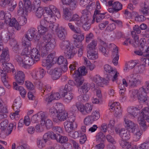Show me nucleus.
Here are the masks:
<instances>
[{
    "label": "nucleus",
    "mask_w": 149,
    "mask_h": 149,
    "mask_svg": "<svg viewBox=\"0 0 149 149\" xmlns=\"http://www.w3.org/2000/svg\"><path fill=\"white\" fill-rule=\"evenodd\" d=\"M45 36V38L47 39V42H38L37 48L41 52V56L42 57L45 56L49 53L51 52L56 45V42L54 39L52 38L51 34Z\"/></svg>",
    "instance_id": "1"
},
{
    "label": "nucleus",
    "mask_w": 149,
    "mask_h": 149,
    "mask_svg": "<svg viewBox=\"0 0 149 149\" xmlns=\"http://www.w3.org/2000/svg\"><path fill=\"white\" fill-rule=\"evenodd\" d=\"M33 10L35 12L36 17L38 18H41L42 16L44 13V10L50 18L54 17V15L57 17L60 16V12L58 9L55 6L52 5H50L49 7H45L44 9L42 7H38Z\"/></svg>",
    "instance_id": "2"
},
{
    "label": "nucleus",
    "mask_w": 149,
    "mask_h": 149,
    "mask_svg": "<svg viewBox=\"0 0 149 149\" xmlns=\"http://www.w3.org/2000/svg\"><path fill=\"white\" fill-rule=\"evenodd\" d=\"M149 92V89L148 88L143 87L140 88L138 90H132L130 96L133 100H135L137 98L141 102L147 103L149 101V97L147 95V94Z\"/></svg>",
    "instance_id": "3"
},
{
    "label": "nucleus",
    "mask_w": 149,
    "mask_h": 149,
    "mask_svg": "<svg viewBox=\"0 0 149 149\" xmlns=\"http://www.w3.org/2000/svg\"><path fill=\"white\" fill-rule=\"evenodd\" d=\"M2 67L3 70L0 69V74L1 76V80L4 86L7 88L10 86L8 83V77L6 75L7 73H9L12 71L13 73L15 72L13 65L10 63L4 62L2 63Z\"/></svg>",
    "instance_id": "4"
},
{
    "label": "nucleus",
    "mask_w": 149,
    "mask_h": 149,
    "mask_svg": "<svg viewBox=\"0 0 149 149\" xmlns=\"http://www.w3.org/2000/svg\"><path fill=\"white\" fill-rule=\"evenodd\" d=\"M37 29L33 27H31L26 32L25 37L22 38V45H30V41L33 39L35 40H38L40 39L39 36H38Z\"/></svg>",
    "instance_id": "5"
},
{
    "label": "nucleus",
    "mask_w": 149,
    "mask_h": 149,
    "mask_svg": "<svg viewBox=\"0 0 149 149\" xmlns=\"http://www.w3.org/2000/svg\"><path fill=\"white\" fill-rule=\"evenodd\" d=\"M126 79L129 86L131 88H136L141 85L142 83V78L139 75L132 74L126 77Z\"/></svg>",
    "instance_id": "6"
},
{
    "label": "nucleus",
    "mask_w": 149,
    "mask_h": 149,
    "mask_svg": "<svg viewBox=\"0 0 149 149\" xmlns=\"http://www.w3.org/2000/svg\"><path fill=\"white\" fill-rule=\"evenodd\" d=\"M13 27H8V31H4L1 32L0 36V40L5 42H7L8 41H12L15 39L13 38L14 30Z\"/></svg>",
    "instance_id": "7"
},
{
    "label": "nucleus",
    "mask_w": 149,
    "mask_h": 149,
    "mask_svg": "<svg viewBox=\"0 0 149 149\" xmlns=\"http://www.w3.org/2000/svg\"><path fill=\"white\" fill-rule=\"evenodd\" d=\"M94 121L91 116L86 117L84 120V122L85 125L82 126L81 129L82 130H96L98 128L97 125H93L92 126H90V125L92 124Z\"/></svg>",
    "instance_id": "8"
},
{
    "label": "nucleus",
    "mask_w": 149,
    "mask_h": 149,
    "mask_svg": "<svg viewBox=\"0 0 149 149\" xmlns=\"http://www.w3.org/2000/svg\"><path fill=\"white\" fill-rule=\"evenodd\" d=\"M89 11L87 9L83 10L82 11V15L81 17L80 18L79 15L77 14H74L72 15L70 21H76V24L80 26H81V23L83 22L84 19L88 13H89Z\"/></svg>",
    "instance_id": "9"
},
{
    "label": "nucleus",
    "mask_w": 149,
    "mask_h": 149,
    "mask_svg": "<svg viewBox=\"0 0 149 149\" xmlns=\"http://www.w3.org/2000/svg\"><path fill=\"white\" fill-rule=\"evenodd\" d=\"M24 2L23 5L22 1H19L18 6L19 8L17 10L18 13L20 15H23L24 13V10L28 11V9L30 8L31 5L30 0H23Z\"/></svg>",
    "instance_id": "10"
},
{
    "label": "nucleus",
    "mask_w": 149,
    "mask_h": 149,
    "mask_svg": "<svg viewBox=\"0 0 149 149\" xmlns=\"http://www.w3.org/2000/svg\"><path fill=\"white\" fill-rule=\"evenodd\" d=\"M104 70L108 74V76H110L112 78L113 82L116 81L118 79L119 73L116 69H113L111 66L108 64H106L104 66Z\"/></svg>",
    "instance_id": "11"
},
{
    "label": "nucleus",
    "mask_w": 149,
    "mask_h": 149,
    "mask_svg": "<svg viewBox=\"0 0 149 149\" xmlns=\"http://www.w3.org/2000/svg\"><path fill=\"white\" fill-rule=\"evenodd\" d=\"M46 73V71L43 68H39L33 70L31 74L33 79L37 80L42 79Z\"/></svg>",
    "instance_id": "12"
},
{
    "label": "nucleus",
    "mask_w": 149,
    "mask_h": 149,
    "mask_svg": "<svg viewBox=\"0 0 149 149\" xmlns=\"http://www.w3.org/2000/svg\"><path fill=\"white\" fill-rule=\"evenodd\" d=\"M47 69V73L51 75L52 78L54 80L58 79L61 75L62 71L60 68L56 67L51 69Z\"/></svg>",
    "instance_id": "13"
},
{
    "label": "nucleus",
    "mask_w": 149,
    "mask_h": 149,
    "mask_svg": "<svg viewBox=\"0 0 149 149\" xmlns=\"http://www.w3.org/2000/svg\"><path fill=\"white\" fill-rule=\"evenodd\" d=\"M56 57H55L54 54L50 53L47 57L46 59L42 62V65L44 67H46V68L50 69L51 67V63H55Z\"/></svg>",
    "instance_id": "14"
},
{
    "label": "nucleus",
    "mask_w": 149,
    "mask_h": 149,
    "mask_svg": "<svg viewBox=\"0 0 149 149\" xmlns=\"http://www.w3.org/2000/svg\"><path fill=\"white\" fill-rule=\"evenodd\" d=\"M51 132H48L44 134L43 139H38L37 141V144L38 147L40 148H42L45 147V143L50 138L51 139Z\"/></svg>",
    "instance_id": "15"
},
{
    "label": "nucleus",
    "mask_w": 149,
    "mask_h": 149,
    "mask_svg": "<svg viewBox=\"0 0 149 149\" xmlns=\"http://www.w3.org/2000/svg\"><path fill=\"white\" fill-rule=\"evenodd\" d=\"M109 48L113 49L112 51V55L113 58L112 63L114 65H116L118 63L119 59V55L118 54V49L117 47L113 44H111L109 46Z\"/></svg>",
    "instance_id": "16"
},
{
    "label": "nucleus",
    "mask_w": 149,
    "mask_h": 149,
    "mask_svg": "<svg viewBox=\"0 0 149 149\" xmlns=\"http://www.w3.org/2000/svg\"><path fill=\"white\" fill-rule=\"evenodd\" d=\"M21 106V103L20 101H16V100H15L13 104V109L15 112L13 113H11L10 116L11 119H13L17 117V115H19V113L20 111L19 109Z\"/></svg>",
    "instance_id": "17"
},
{
    "label": "nucleus",
    "mask_w": 149,
    "mask_h": 149,
    "mask_svg": "<svg viewBox=\"0 0 149 149\" xmlns=\"http://www.w3.org/2000/svg\"><path fill=\"white\" fill-rule=\"evenodd\" d=\"M51 136V139H55L57 142L61 143H66L68 141V139L66 136H61L58 134H55L52 132H50Z\"/></svg>",
    "instance_id": "18"
},
{
    "label": "nucleus",
    "mask_w": 149,
    "mask_h": 149,
    "mask_svg": "<svg viewBox=\"0 0 149 149\" xmlns=\"http://www.w3.org/2000/svg\"><path fill=\"white\" fill-rule=\"evenodd\" d=\"M78 110L83 115H86L90 113L92 109V107L91 104L87 103L85 105L80 104L78 107Z\"/></svg>",
    "instance_id": "19"
},
{
    "label": "nucleus",
    "mask_w": 149,
    "mask_h": 149,
    "mask_svg": "<svg viewBox=\"0 0 149 149\" xmlns=\"http://www.w3.org/2000/svg\"><path fill=\"white\" fill-rule=\"evenodd\" d=\"M40 25L46 28L48 31L49 30L52 31H54V30H56L58 26V24H55L54 23H50L44 20H41Z\"/></svg>",
    "instance_id": "20"
},
{
    "label": "nucleus",
    "mask_w": 149,
    "mask_h": 149,
    "mask_svg": "<svg viewBox=\"0 0 149 149\" xmlns=\"http://www.w3.org/2000/svg\"><path fill=\"white\" fill-rule=\"evenodd\" d=\"M118 102H115L112 103L110 105L109 109L111 111H115L114 115L117 116L118 115H121L122 110Z\"/></svg>",
    "instance_id": "21"
},
{
    "label": "nucleus",
    "mask_w": 149,
    "mask_h": 149,
    "mask_svg": "<svg viewBox=\"0 0 149 149\" xmlns=\"http://www.w3.org/2000/svg\"><path fill=\"white\" fill-rule=\"evenodd\" d=\"M15 79L17 83L20 85L23 84L25 81V74L21 71H17L15 73Z\"/></svg>",
    "instance_id": "22"
},
{
    "label": "nucleus",
    "mask_w": 149,
    "mask_h": 149,
    "mask_svg": "<svg viewBox=\"0 0 149 149\" xmlns=\"http://www.w3.org/2000/svg\"><path fill=\"white\" fill-rule=\"evenodd\" d=\"M57 35L59 39L62 40H64L67 35V31L64 28L61 27L58 28V25L56 30Z\"/></svg>",
    "instance_id": "23"
},
{
    "label": "nucleus",
    "mask_w": 149,
    "mask_h": 149,
    "mask_svg": "<svg viewBox=\"0 0 149 149\" xmlns=\"http://www.w3.org/2000/svg\"><path fill=\"white\" fill-rule=\"evenodd\" d=\"M90 12L89 11L84 19L83 22L81 23V26L85 31L88 30L91 28L90 21Z\"/></svg>",
    "instance_id": "24"
},
{
    "label": "nucleus",
    "mask_w": 149,
    "mask_h": 149,
    "mask_svg": "<svg viewBox=\"0 0 149 149\" xmlns=\"http://www.w3.org/2000/svg\"><path fill=\"white\" fill-rule=\"evenodd\" d=\"M122 4L118 1H116L113 3L112 8H110L108 9L109 12L111 13H115L118 12L122 8Z\"/></svg>",
    "instance_id": "25"
},
{
    "label": "nucleus",
    "mask_w": 149,
    "mask_h": 149,
    "mask_svg": "<svg viewBox=\"0 0 149 149\" xmlns=\"http://www.w3.org/2000/svg\"><path fill=\"white\" fill-rule=\"evenodd\" d=\"M77 52V50L73 46H71L70 48L65 51V56L68 59L72 58Z\"/></svg>",
    "instance_id": "26"
},
{
    "label": "nucleus",
    "mask_w": 149,
    "mask_h": 149,
    "mask_svg": "<svg viewBox=\"0 0 149 149\" xmlns=\"http://www.w3.org/2000/svg\"><path fill=\"white\" fill-rule=\"evenodd\" d=\"M99 51L105 56L108 57L109 55V50L107 44L103 42L100 43L99 47Z\"/></svg>",
    "instance_id": "27"
},
{
    "label": "nucleus",
    "mask_w": 149,
    "mask_h": 149,
    "mask_svg": "<svg viewBox=\"0 0 149 149\" xmlns=\"http://www.w3.org/2000/svg\"><path fill=\"white\" fill-rule=\"evenodd\" d=\"M60 97L61 96L59 93L56 92L52 93L50 96H46L44 100L47 104H48L54 100H59Z\"/></svg>",
    "instance_id": "28"
},
{
    "label": "nucleus",
    "mask_w": 149,
    "mask_h": 149,
    "mask_svg": "<svg viewBox=\"0 0 149 149\" xmlns=\"http://www.w3.org/2000/svg\"><path fill=\"white\" fill-rule=\"evenodd\" d=\"M10 60L9 52L7 49H3L0 56V62L1 63L7 62Z\"/></svg>",
    "instance_id": "29"
},
{
    "label": "nucleus",
    "mask_w": 149,
    "mask_h": 149,
    "mask_svg": "<svg viewBox=\"0 0 149 149\" xmlns=\"http://www.w3.org/2000/svg\"><path fill=\"white\" fill-rule=\"evenodd\" d=\"M76 72L77 73L73 74V77L75 81V84L77 87H78L83 84L84 80L82 76H80V74L78 71H77Z\"/></svg>",
    "instance_id": "30"
},
{
    "label": "nucleus",
    "mask_w": 149,
    "mask_h": 149,
    "mask_svg": "<svg viewBox=\"0 0 149 149\" xmlns=\"http://www.w3.org/2000/svg\"><path fill=\"white\" fill-rule=\"evenodd\" d=\"M124 121L125 123V126L128 130H137L138 126L137 124L134 123L131 120L126 119V118H124Z\"/></svg>",
    "instance_id": "31"
},
{
    "label": "nucleus",
    "mask_w": 149,
    "mask_h": 149,
    "mask_svg": "<svg viewBox=\"0 0 149 149\" xmlns=\"http://www.w3.org/2000/svg\"><path fill=\"white\" fill-rule=\"evenodd\" d=\"M35 61L34 58L32 57L29 56H24V63L25 67L24 68H28L30 66L33 64Z\"/></svg>",
    "instance_id": "32"
},
{
    "label": "nucleus",
    "mask_w": 149,
    "mask_h": 149,
    "mask_svg": "<svg viewBox=\"0 0 149 149\" xmlns=\"http://www.w3.org/2000/svg\"><path fill=\"white\" fill-rule=\"evenodd\" d=\"M38 49L36 48H33L31 51L30 54L31 56L34 58L35 61H37L39 60L40 58V55Z\"/></svg>",
    "instance_id": "33"
},
{
    "label": "nucleus",
    "mask_w": 149,
    "mask_h": 149,
    "mask_svg": "<svg viewBox=\"0 0 149 149\" xmlns=\"http://www.w3.org/2000/svg\"><path fill=\"white\" fill-rule=\"evenodd\" d=\"M106 13H102L99 10H95L94 15L96 17V22L98 23L100 22L105 17Z\"/></svg>",
    "instance_id": "34"
},
{
    "label": "nucleus",
    "mask_w": 149,
    "mask_h": 149,
    "mask_svg": "<svg viewBox=\"0 0 149 149\" xmlns=\"http://www.w3.org/2000/svg\"><path fill=\"white\" fill-rule=\"evenodd\" d=\"M13 89L19 91L20 95L22 97L24 98L25 97L26 92L23 87L18 86L16 82H14L13 83Z\"/></svg>",
    "instance_id": "35"
},
{
    "label": "nucleus",
    "mask_w": 149,
    "mask_h": 149,
    "mask_svg": "<svg viewBox=\"0 0 149 149\" xmlns=\"http://www.w3.org/2000/svg\"><path fill=\"white\" fill-rule=\"evenodd\" d=\"M62 96L63 97V100L65 102L69 103L70 102L74 97V94L71 92H65L64 91Z\"/></svg>",
    "instance_id": "36"
},
{
    "label": "nucleus",
    "mask_w": 149,
    "mask_h": 149,
    "mask_svg": "<svg viewBox=\"0 0 149 149\" xmlns=\"http://www.w3.org/2000/svg\"><path fill=\"white\" fill-rule=\"evenodd\" d=\"M77 32H75L76 34H74L73 37L74 39L79 42H81L84 38V33L81 31L80 29Z\"/></svg>",
    "instance_id": "37"
},
{
    "label": "nucleus",
    "mask_w": 149,
    "mask_h": 149,
    "mask_svg": "<svg viewBox=\"0 0 149 149\" xmlns=\"http://www.w3.org/2000/svg\"><path fill=\"white\" fill-rule=\"evenodd\" d=\"M64 125L65 130H77V125L76 124H74L68 122V120H66L64 122Z\"/></svg>",
    "instance_id": "38"
},
{
    "label": "nucleus",
    "mask_w": 149,
    "mask_h": 149,
    "mask_svg": "<svg viewBox=\"0 0 149 149\" xmlns=\"http://www.w3.org/2000/svg\"><path fill=\"white\" fill-rule=\"evenodd\" d=\"M57 117L59 120L61 121H63L68 118V113L65 111L58 112Z\"/></svg>",
    "instance_id": "39"
},
{
    "label": "nucleus",
    "mask_w": 149,
    "mask_h": 149,
    "mask_svg": "<svg viewBox=\"0 0 149 149\" xmlns=\"http://www.w3.org/2000/svg\"><path fill=\"white\" fill-rule=\"evenodd\" d=\"M63 18L66 20H69L72 17V14L70 11L67 8H65L63 9Z\"/></svg>",
    "instance_id": "40"
},
{
    "label": "nucleus",
    "mask_w": 149,
    "mask_h": 149,
    "mask_svg": "<svg viewBox=\"0 0 149 149\" xmlns=\"http://www.w3.org/2000/svg\"><path fill=\"white\" fill-rule=\"evenodd\" d=\"M130 131H115L116 133L119 134L122 139L127 140L130 138Z\"/></svg>",
    "instance_id": "41"
},
{
    "label": "nucleus",
    "mask_w": 149,
    "mask_h": 149,
    "mask_svg": "<svg viewBox=\"0 0 149 149\" xmlns=\"http://www.w3.org/2000/svg\"><path fill=\"white\" fill-rule=\"evenodd\" d=\"M127 111L128 115L131 118H134L138 114L137 111L135 108V106H131L128 108Z\"/></svg>",
    "instance_id": "42"
},
{
    "label": "nucleus",
    "mask_w": 149,
    "mask_h": 149,
    "mask_svg": "<svg viewBox=\"0 0 149 149\" xmlns=\"http://www.w3.org/2000/svg\"><path fill=\"white\" fill-rule=\"evenodd\" d=\"M96 141L97 143H104L105 141V135L102 132H99L96 135Z\"/></svg>",
    "instance_id": "43"
},
{
    "label": "nucleus",
    "mask_w": 149,
    "mask_h": 149,
    "mask_svg": "<svg viewBox=\"0 0 149 149\" xmlns=\"http://www.w3.org/2000/svg\"><path fill=\"white\" fill-rule=\"evenodd\" d=\"M87 57L89 59L95 60L98 58V55L97 51L95 50L87 51Z\"/></svg>",
    "instance_id": "44"
},
{
    "label": "nucleus",
    "mask_w": 149,
    "mask_h": 149,
    "mask_svg": "<svg viewBox=\"0 0 149 149\" xmlns=\"http://www.w3.org/2000/svg\"><path fill=\"white\" fill-rule=\"evenodd\" d=\"M1 3H1V5L2 6H4L6 5H8L9 6H11L10 8V10L11 11L14 10L17 5L16 2L15 1H13L12 2V3L10 4L6 0H2Z\"/></svg>",
    "instance_id": "45"
},
{
    "label": "nucleus",
    "mask_w": 149,
    "mask_h": 149,
    "mask_svg": "<svg viewBox=\"0 0 149 149\" xmlns=\"http://www.w3.org/2000/svg\"><path fill=\"white\" fill-rule=\"evenodd\" d=\"M89 89V84L88 83H84L83 85L79 88L78 92L79 94H81V91L83 93H86Z\"/></svg>",
    "instance_id": "46"
},
{
    "label": "nucleus",
    "mask_w": 149,
    "mask_h": 149,
    "mask_svg": "<svg viewBox=\"0 0 149 149\" xmlns=\"http://www.w3.org/2000/svg\"><path fill=\"white\" fill-rule=\"evenodd\" d=\"M146 43L143 40H140L139 41H138V40H136L133 43V46L136 47L139 46L140 50H143V48L146 46Z\"/></svg>",
    "instance_id": "47"
},
{
    "label": "nucleus",
    "mask_w": 149,
    "mask_h": 149,
    "mask_svg": "<svg viewBox=\"0 0 149 149\" xmlns=\"http://www.w3.org/2000/svg\"><path fill=\"white\" fill-rule=\"evenodd\" d=\"M63 40L60 43L59 46L62 49L65 51L70 48L71 46H70V42L69 41Z\"/></svg>",
    "instance_id": "48"
},
{
    "label": "nucleus",
    "mask_w": 149,
    "mask_h": 149,
    "mask_svg": "<svg viewBox=\"0 0 149 149\" xmlns=\"http://www.w3.org/2000/svg\"><path fill=\"white\" fill-rule=\"evenodd\" d=\"M9 24L10 26L13 27H14L17 30H19L20 29L19 25V24L14 18H12L9 21Z\"/></svg>",
    "instance_id": "49"
},
{
    "label": "nucleus",
    "mask_w": 149,
    "mask_h": 149,
    "mask_svg": "<svg viewBox=\"0 0 149 149\" xmlns=\"http://www.w3.org/2000/svg\"><path fill=\"white\" fill-rule=\"evenodd\" d=\"M24 56H22L21 54L20 55H16L15 58V59L18 64L24 68V66L25 67L24 63Z\"/></svg>",
    "instance_id": "50"
},
{
    "label": "nucleus",
    "mask_w": 149,
    "mask_h": 149,
    "mask_svg": "<svg viewBox=\"0 0 149 149\" xmlns=\"http://www.w3.org/2000/svg\"><path fill=\"white\" fill-rule=\"evenodd\" d=\"M142 115L140 116H142L143 118L144 119L147 120L149 123V107H145L143 109L141 112Z\"/></svg>",
    "instance_id": "51"
},
{
    "label": "nucleus",
    "mask_w": 149,
    "mask_h": 149,
    "mask_svg": "<svg viewBox=\"0 0 149 149\" xmlns=\"http://www.w3.org/2000/svg\"><path fill=\"white\" fill-rule=\"evenodd\" d=\"M97 44V41L96 40H93L87 47L86 50L87 51L95 50V47Z\"/></svg>",
    "instance_id": "52"
},
{
    "label": "nucleus",
    "mask_w": 149,
    "mask_h": 149,
    "mask_svg": "<svg viewBox=\"0 0 149 149\" xmlns=\"http://www.w3.org/2000/svg\"><path fill=\"white\" fill-rule=\"evenodd\" d=\"M55 63H56L59 65H62L64 64H67L68 62L67 59L62 56H60L58 58L56 57Z\"/></svg>",
    "instance_id": "53"
},
{
    "label": "nucleus",
    "mask_w": 149,
    "mask_h": 149,
    "mask_svg": "<svg viewBox=\"0 0 149 149\" xmlns=\"http://www.w3.org/2000/svg\"><path fill=\"white\" fill-rule=\"evenodd\" d=\"M138 122L140 125L142 130L147 129V127L145 124V120L143 118L142 116H140L138 118Z\"/></svg>",
    "instance_id": "54"
},
{
    "label": "nucleus",
    "mask_w": 149,
    "mask_h": 149,
    "mask_svg": "<svg viewBox=\"0 0 149 149\" xmlns=\"http://www.w3.org/2000/svg\"><path fill=\"white\" fill-rule=\"evenodd\" d=\"M79 96L78 99L79 101L81 102H87L89 99V96L86 93H84Z\"/></svg>",
    "instance_id": "55"
},
{
    "label": "nucleus",
    "mask_w": 149,
    "mask_h": 149,
    "mask_svg": "<svg viewBox=\"0 0 149 149\" xmlns=\"http://www.w3.org/2000/svg\"><path fill=\"white\" fill-rule=\"evenodd\" d=\"M77 48L79 49L78 50V55L79 56L81 57L82 55L84 50L85 48L84 46L82 45L81 42H79L76 45Z\"/></svg>",
    "instance_id": "56"
},
{
    "label": "nucleus",
    "mask_w": 149,
    "mask_h": 149,
    "mask_svg": "<svg viewBox=\"0 0 149 149\" xmlns=\"http://www.w3.org/2000/svg\"><path fill=\"white\" fill-rule=\"evenodd\" d=\"M23 46L25 47L21 53V55L24 56H29L30 54V50L31 49V47H30V45H25Z\"/></svg>",
    "instance_id": "57"
},
{
    "label": "nucleus",
    "mask_w": 149,
    "mask_h": 149,
    "mask_svg": "<svg viewBox=\"0 0 149 149\" xmlns=\"http://www.w3.org/2000/svg\"><path fill=\"white\" fill-rule=\"evenodd\" d=\"M68 6L71 10H75L77 7V0H70Z\"/></svg>",
    "instance_id": "58"
},
{
    "label": "nucleus",
    "mask_w": 149,
    "mask_h": 149,
    "mask_svg": "<svg viewBox=\"0 0 149 149\" xmlns=\"http://www.w3.org/2000/svg\"><path fill=\"white\" fill-rule=\"evenodd\" d=\"M38 114L40 118L41 124L44 125L46 118V116H45V113L43 111H41L38 113Z\"/></svg>",
    "instance_id": "59"
},
{
    "label": "nucleus",
    "mask_w": 149,
    "mask_h": 149,
    "mask_svg": "<svg viewBox=\"0 0 149 149\" xmlns=\"http://www.w3.org/2000/svg\"><path fill=\"white\" fill-rule=\"evenodd\" d=\"M85 70L86 68L84 66L79 68L78 70L74 72V73H77L76 72L78 71L80 76H84L87 73V72L85 71Z\"/></svg>",
    "instance_id": "60"
},
{
    "label": "nucleus",
    "mask_w": 149,
    "mask_h": 149,
    "mask_svg": "<svg viewBox=\"0 0 149 149\" xmlns=\"http://www.w3.org/2000/svg\"><path fill=\"white\" fill-rule=\"evenodd\" d=\"M10 44L11 46L13 47V51L14 52H17L19 49V46L16 41L14 40L12 41H10Z\"/></svg>",
    "instance_id": "61"
},
{
    "label": "nucleus",
    "mask_w": 149,
    "mask_h": 149,
    "mask_svg": "<svg viewBox=\"0 0 149 149\" xmlns=\"http://www.w3.org/2000/svg\"><path fill=\"white\" fill-rule=\"evenodd\" d=\"M81 131H70L69 132V135L71 137L76 139L80 136V132Z\"/></svg>",
    "instance_id": "62"
},
{
    "label": "nucleus",
    "mask_w": 149,
    "mask_h": 149,
    "mask_svg": "<svg viewBox=\"0 0 149 149\" xmlns=\"http://www.w3.org/2000/svg\"><path fill=\"white\" fill-rule=\"evenodd\" d=\"M38 31L39 33L41 35H44L47 33L48 31L46 28L40 25L38 26Z\"/></svg>",
    "instance_id": "63"
},
{
    "label": "nucleus",
    "mask_w": 149,
    "mask_h": 149,
    "mask_svg": "<svg viewBox=\"0 0 149 149\" xmlns=\"http://www.w3.org/2000/svg\"><path fill=\"white\" fill-rule=\"evenodd\" d=\"M126 140L121 139L119 141L120 144L123 148H127L131 146V145L129 142L125 141Z\"/></svg>",
    "instance_id": "64"
}]
</instances>
